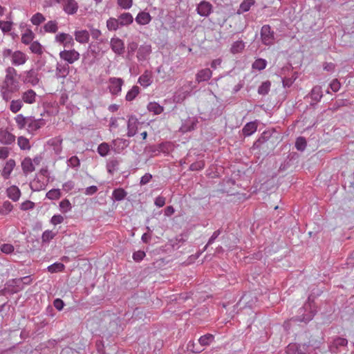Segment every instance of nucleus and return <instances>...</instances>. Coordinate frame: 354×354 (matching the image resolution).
Masks as SVG:
<instances>
[{
  "label": "nucleus",
  "mask_w": 354,
  "mask_h": 354,
  "mask_svg": "<svg viewBox=\"0 0 354 354\" xmlns=\"http://www.w3.org/2000/svg\"><path fill=\"white\" fill-rule=\"evenodd\" d=\"M278 138L274 130H266L260 137L254 142L252 149H260L269 154L277 146Z\"/></svg>",
  "instance_id": "1"
},
{
  "label": "nucleus",
  "mask_w": 354,
  "mask_h": 354,
  "mask_svg": "<svg viewBox=\"0 0 354 354\" xmlns=\"http://www.w3.org/2000/svg\"><path fill=\"white\" fill-rule=\"evenodd\" d=\"M321 341L310 339L308 343L302 345L297 344H290L286 348L287 354H306L309 353L310 348L313 350L319 349Z\"/></svg>",
  "instance_id": "2"
},
{
  "label": "nucleus",
  "mask_w": 354,
  "mask_h": 354,
  "mask_svg": "<svg viewBox=\"0 0 354 354\" xmlns=\"http://www.w3.org/2000/svg\"><path fill=\"white\" fill-rule=\"evenodd\" d=\"M17 75V71L12 66H8L6 69V76L3 82V88H9L11 91H19V82L16 79Z\"/></svg>",
  "instance_id": "3"
},
{
  "label": "nucleus",
  "mask_w": 354,
  "mask_h": 354,
  "mask_svg": "<svg viewBox=\"0 0 354 354\" xmlns=\"http://www.w3.org/2000/svg\"><path fill=\"white\" fill-rule=\"evenodd\" d=\"M313 301L310 295L308 298V301L304 304V307L299 309V315L292 317V319L296 322H303L305 323L309 322L312 320L315 315V311L313 310L311 302Z\"/></svg>",
  "instance_id": "4"
},
{
  "label": "nucleus",
  "mask_w": 354,
  "mask_h": 354,
  "mask_svg": "<svg viewBox=\"0 0 354 354\" xmlns=\"http://www.w3.org/2000/svg\"><path fill=\"white\" fill-rule=\"evenodd\" d=\"M260 37L262 44L270 46L275 43L277 37L275 32L268 24L263 25L260 30Z\"/></svg>",
  "instance_id": "5"
},
{
  "label": "nucleus",
  "mask_w": 354,
  "mask_h": 354,
  "mask_svg": "<svg viewBox=\"0 0 354 354\" xmlns=\"http://www.w3.org/2000/svg\"><path fill=\"white\" fill-rule=\"evenodd\" d=\"M109 82L110 84L109 86L110 93L113 95H118L122 91V86L124 84L123 80L120 77H110Z\"/></svg>",
  "instance_id": "6"
},
{
  "label": "nucleus",
  "mask_w": 354,
  "mask_h": 354,
  "mask_svg": "<svg viewBox=\"0 0 354 354\" xmlns=\"http://www.w3.org/2000/svg\"><path fill=\"white\" fill-rule=\"evenodd\" d=\"M196 10L200 16L207 17L213 11V6L209 1L203 0L196 6Z\"/></svg>",
  "instance_id": "7"
},
{
  "label": "nucleus",
  "mask_w": 354,
  "mask_h": 354,
  "mask_svg": "<svg viewBox=\"0 0 354 354\" xmlns=\"http://www.w3.org/2000/svg\"><path fill=\"white\" fill-rule=\"evenodd\" d=\"M21 80L26 84H30L32 86H35L39 81L38 73L35 69L25 71L22 75Z\"/></svg>",
  "instance_id": "8"
},
{
  "label": "nucleus",
  "mask_w": 354,
  "mask_h": 354,
  "mask_svg": "<svg viewBox=\"0 0 354 354\" xmlns=\"http://www.w3.org/2000/svg\"><path fill=\"white\" fill-rule=\"evenodd\" d=\"M62 59L67 62L68 64H73L80 59V53L75 50H64L59 53Z\"/></svg>",
  "instance_id": "9"
},
{
  "label": "nucleus",
  "mask_w": 354,
  "mask_h": 354,
  "mask_svg": "<svg viewBox=\"0 0 354 354\" xmlns=\"http://www.w3.org/2000/svg\"><path fill=\"white\" fill-rule=\"evenodd\" d=\"M111 50L117 55H121L124 53V43L118 37H113L110 41Z\"/></svg>",
  "instance_id": "10"
},
{
  "label": "nucleus",
  "mask_w": 354,
  "mask_h": 354,
  "mask_svg": "<svg viewBox=\"0 0 354 354\" xmlns=\"http://www.w3.org/2000/svg\"><path fill=\"white\" fill-rule=\"evenodd\" d=\"M129 145V141L123 138H117L112 141L111 150L115 153H120L127 147Z\"/></svg>",
  "instance_id": "11"
},
{
  "label": "nucleus",
  "mask_w": 354,
  "mask_h": 354,
  "mask_svg": "<svg viewBox=\"0 0 354 354\" xmlns=\"http://www.w3.org/2000/svg\"><path fill=\"white\" fill-rule=\"evenodd\" d=\"M62 138L61 136H56L47 141V145L50 147L56 155H59L62 151Z\"/></svg>",
  "instance_id": "12"
},
{
  "label": "nucleus",
  "mask_w": 354,
  "mask_h": 354,
  "mask_svg": "<svg viewBox=\"0 0 354 354\" xmlns=\"http://www.w3.org/2000/svg\"><path fill=\"white\" fill-rule=\"evenodd\" d=\"M138 118L136 115H131L129 117L127 122V136L129 138L134 136L136 134L138 129Z\"/></svg>",
  "instance_id": "13"
},
{
  "label": "nucleus",
  "mask_w": 354,
  "mask_h": 354,
  "mask_svg": "<svg viewBox=\"0 0 354 354\" xmlns=\"http://www.w3.org/2000/svg\"><path fill=\"white\" fill-rule=\"evenodd\" d=\"M151 53V46L150 44L141 45L137 52V58L138 61H145Z\"/></svg>",
  "instance_id": "14"
},
{
  "label": "nucleus",
  "mask_w": 354,
  "mask_h": 354,
  "mask_svg": "<svg viewBox=\"0 0 354 354\" xmlns=\"http://www.w3.org/2000/svg\"><path fill=\"white\" fill-rule=\"evenodd\" d=\"M78 4L75 0H66L63 3V10L68 15H74L78 10Z\"/></svg>",
  "instance_id": "15"
},
{
  "label": "nucleus",
  "mask_w": 354,
  "mask_h": 354,
  "mask_svg": "<svg viewBox=\"0 0 354 354\" xmlns=\"http://www.w3.org/2000/svg\"><path fill=\"white\" fill-rule=\"evenodd\" d=\"M21 280V279L20 277L10 279L7 282V285L9 288H10V291L12 293H17L24 288L22 284V281Z\"/></svg>",
  "instance_id": "16"
},
{
  "label": "nucleus",
  "mask_w": 354,
  "mask_h": 354,
  "mask_svg": "<svg viewBox=\"0 0 354 354\" xmlns=\"http://www.w3.org/2000/svg\"><path fill=\"white\" fill-rule=\"evenodd\" d=\"M348 344V340L345 338L337 337L333 342L329 345L328 348L331 353H337V349L340 346H346Z\"/></svg>",
  "instance_id": "17"
},
{
  "label": "nucleus",
  "mask_w": 354,
  "mask_h": 354,
  "mask_svg": "<svg viewBox=\"0 0 354 354\" xmlns=\"http://www.w3.org/2000/svg\"><path fill=\"white\" fill-rule=\"evenodd\" d=\"M99 53H100V48H99L98 45L97 44L91 43L88 47L86 54H84L83 55L84 59H86L87 57L91 53V55L93 56V59L89 61V64H92L95 62V59L97 57Z\"/></svg>",
  "instance_id": "18"
},
{
  "label": "nucleus",
  "mask_w": 354,
  "mask_h": 354,
  "mask_svg": "<svg viewBox=\"0 0 354 354\" xmlns=\"http://www.w3.org/2000/svg\"><path fill=\"white\" fill-rule=\"evenodd\" d=\"M74 35L75 40L80 44H86L89 41L90 34L86 30H75Z\"/></svg>",
  "instance_id": "19"
},
{
  "label": "nucleus",
  "mask_w": 354,
  "mask_h": 354,
  "mask_svg": "<svg viewBox=\"0 0 354 354\" xmlns=\"http://www.w3.org/2000/svg\"><path fill=\"white\" fill-rule=\"evenodd\" d=\"M44 124L43 119L35 120L34 118L30 117L27 124V129L30 132H33L40 129Z\"/></svg>",
  "instance_id": "20"
},
{
  "label": "nucleus",
  "mask_w": 354,
  "mask_h": 354,
  "mask_svg": "<svg viewBox=\"0 0 354 354\" xmlns=\"http://www.w3.org/2000/svg\"><path fill=\"white\" fill-rule=\"evenodd\" d=\"M27 57L25 53L20 50H16L13 53L12 57V64L14 65H22L26 63Z\"/></svg>",
  "instance_id": "21"
},
{
  "label": "nucleus",
  "mask_w": 354,
  "mask_h": 354,
  "mask_svg": "<svg viewBox=\"0 0 354 354\" xmlns=\"http://www.w3.org/2000/svg\"><path fill=\"white\" fill-rule=\"evenodd\" d=\"M15 160L13 159H10L6 162L1 174L2 176L5 179H8L10 178V174L15 168Z\"/></svg>",
  "instance_id": "22"
},
{
  "label": "nucleus",
  "mask_w": 354,
  "mask_h": 354,
  "mask_svg": "<svg viewBox=\"0 0 354 354\" xmlns=\"http://www.w3.org/2000/svg\"><path fill=\"white\" fill-rule=\"evenodd\" d=\"M7 196L13 201H17L21 196V191L18 187L12 185L6 189Z\"/></svg>",
  "instance_id": "23"
},
{
  "label": "nucleus",
  "mask_w": 354,
  "mask_h": 354,
  "mask_svg": "<svg viewBox=\"0 0 354 354\" xmlns=\"http://www.w3.org/2000/svg\"><path fill=\"white\" fill-rule=\"evenodd\" d=\"M212 75V72L209 68H204L199 71L196 75V80L198 82L209 80Z\"/></svg>",
  "instance_id": "24"
},
{
  "label": "nucleus",
  "mask_w": 354,
  "mask_h": 354,
  "mask_svg": "<svg viewBox=\"0 0 354 354\" xmlns=\"http://www.w3.org/2000/svg\"><path fill=\"white\" fill-rule=\"evenodd\" d=\"M36 93L32 89L24 92L21 95V100L27 104H33L36 99Z\"/></svg>",
  "instance_id": "25"
},
{
  "label": "nucleus",
  "mask_w": 354,
  "mask_h": 354,
  "mask_svg": "<svg viewBox=\"0 0 354 354\" xmlns=\"http://www.w3.org/2000/svg\"><path fill=\"white\" fill-rule=\"evenodd\" d=\"M151 20V17L149 12H140L136 17V21L140 25H147Z\"/></svg>",
  "instance_id": "26"
},
{
  "label": "nucleus",
  "mask_w": 354,
  "mask_h": 354,
  "mask_svg": "<svg viewBox=\"0 0 354 354\" xmlns=\"http://www.w3.org/2000/svg\"><path fill=\"white\" fill-rule=\"evenodd\" d=\"M21 168L24 174H28L35 170L32 160L30 158H25L21 162Z\"/></svg>",
  "instance_id": "27"
},
{
  "label": "nucleus",
  "mask_w": 354,
  "mask_h": 354,
  "mask_svg": "<svg viewBox=\"0 0 354 354\" xmlns=\"http://www.w3.org/2000/svg\"><path fill=\"white\" fill-rule=\"evenodd\" d=\"M257 129V124L256 122H249L245 124L242 129V133L245 136H250L253 134Z\"/></svg>",
  "instance_id": "28"
},
{
  "label": "nucleus",
  "mask_w": 354,
  "mask_h": 354,
  "mask_svg": "<svg viewBox=\"0 0 354 354\" xmlns=\"http://www.w3.org/2000/svg\"><path fill=\"white\" fill-rule=\"evenodd\" d=\"M197 122L198 121L195 118L186 120L180 127L181 131L185 133L193 131L195 129Z\"/></svg>",
  "instance_id": "29"
},
{
  "label": "nucleus",
  "mask_w": 354,
  "mask_h": 354,
  "mask_svg": "<svg viewBox=\"0 0 354 354\" xmlns=\"http://www.w3.org/2000/svg\"><path fill=\"white\" fill-rule=\"evenodd\" d=\"M127 196V192L121 187L116 188L113 191L112 199L113 201H121Z\"/></svg>",
  "instance_id": "30"
},
{
  "label": "nucleus",
  "mask_w": 354,
  "mask_h": 354,
  "mask_svg": "<svg viewBox=\"0 0 354 354\" xmlns=\"http://www.w3.org/2000/svg\"><path fill=\"white\" fill-rule=\"evenodd\" d=\"M35 35L30 28H27L24 33L21 35V42L24 44H30L35 39Z\"/></svg>",
  "instance_id": "31"
},
{
  "label": "nucleus",
  "mask_w": 354,
  "mask_h": 354,
  "mask_svg": "<svg viewBox=\"0 0 354 354\" xmlns=\"http://www.w3.org/2000/svg\"><path fill=\"white\" fill-rule=\"evenodd\" d=\"M118 20L120 21V26H124L132 24L133 21V18L131 13L124 12L118 17Z\"/></svg>",
  "instance_id": "32"
},
{
  "label": "nucleus",
  "mask_w": 354,
  "mask_h": 354,
  "mask_svg": "<svg viewBox=\"0 0 354 354\" xmlns=\"http://www.w3.org/2000/svg\"><path fill=\"white\" fill-rule=\"evenodd\" d=\"M69 73V66L68 64H62L57 63L56 66V75L58 77H65Z\"/></svg>",
  "instance_id": "33"
},
{
  "label": "nucleus",
  "mask_w": 354,
  "mask_h": 354,
  "mask_svg": "<svg viewBox=\"0 0 354 354\" xmlns=\"http://www.w3.org/2000/svg\"><path fill=\"white\" fill-rule=\"evenodd\" d=\"M15 141V136L8 131L3 132L0 136V142L3 145H11Z\"/></svg>",
  "instance_id": "34"
},
{
  "label": "nucleus",
  "mask_w": 354,
  "mask_h": 354,
  "mask_svg": "<svg viewBox=\"0 0 354 354\" xmlns=\"http://www.w3.org/2000/svg\"><path fill=\"white\" fill-rule=\"evenodd\" d=\"M138 83L144 87H147L152 83L151 75L148 71H146L140 76L138 78Z\"/></svg>",
  "instance_id": "35"
},
{
  "label": "nucleus",
  "mask_w": 354,
  "mask_h": 354,
  "mask_svg": "<svg viewBox=\"0 0 354 354\" xmlns=\"http://www.w3.org/2000/svg\"><path fill=\"white\" fill-rule=\"evenodd\" d=\"M254 3V0H243L240 4L237 13L242 14L243 12L249 11L251 6H253Z\"/></svg>",
  "instance_id": "36"
},
{
  "label": "nucleus",
  "mask_w": 354,
  "mask_h": 354,
  "mask_svg": "<svg viewBox=\"0 0 354 354\" xmlns=\"http://www.w3.org/2000/svg\"><path fill=\"white\" fill-rule=\"evenodd\" d=\"M30 189L33 192H38L40 190L45 189L46 184L41 182L37 176L35 178L33 181L30 183Z\"/></svg>",
  "instance_id": "37"
},
{
  "label": "nucleus",
  "mask_w": 354,
  "mask_h": 354,
  "mask_svg": "<svg viewBox=\"0 0 354 354\" xmlns=\"http://www.w3.org/2000/svg\"><path fill=\"white\" fill-rule=\"evenodd\" d=\"M111 149V146L107 142H102L98 145L97 151L100 156L105 157L109 154Z\"/></svg>",
  "instance_id": "38"
},
{
  "label": "nucleus",
  "mask_w": 354,
  "mask_h": 354,
  "mask_svg": "<svg viewBox=\"0 0 354 354\" xmlns=\"http://www.w3.org/2000/svg\"><path fill=\"white\" fill-rule=\"evenodd\" d=\"M120 162L117 159H111L106 163L108 172L113 175L118 169Z\"/></svg>",
  "instance_id": "39"
},
{
  "label": "nucleus",
  "mask_w": 354,
  "mask_h": 354,
  "mask_svg": "<svg viewBox=\"0 0 354 354\" xmlns=\"http://www.w3.org/2000/svg\"><path fill=\"white\" fill-rule=\"evenodd\" d=\"M30 117H24L22 114L17 115L15 120L19 129H24L28 122Z\"/></svg>",
  "instance_id": "40"
},
{
  "label": "nucleus",
  "mask_w": 354,
  "mask_h": 354,
  "mask_svg": "<svg viewBox=\"0 0 354 354\" xmlns=\"http://www.w3.org/2000/svg\"><path fill=\"white\" fill-rule=\"evenodd\" d=\"M147 109L156 115L160 114L164 111L163 106L155 102H149L147 105Z\"/></svg>",
  "instance_id": "41"
},
{
  "label": "nucleus",
  "mask_w": 354,
  "mask_h": 354,
  "mask_svg": "<svg viewBox=\"0 0 354 354\" xmlns=\"http://www.w3.org/2000/svg\"><path fill=\"white\" fill-rule=\"evenodd\" d=\"M43 28L46 32L55 33L58 30L57 22L56 21H49Z\"/></svg>",
  "instance_id": "42"
},
{
  "label": "nucleus",
  "mask_w": 354,
  "mask_h": 354,
  "mask_svg": "<svg viewBox=\"0 0 354 354\" xmlns=\"http://www.w3.org/2000/svg\"><path fill=\"white\" fill-rule=\"evenodd\" d=\"M299 157V155L295 153H291L288 155V158L286 160V161L281 165L280 169L281 170H286L288 167L290 166L292 164V161L297 159Z\"/></svg>",
  "instance_id": "43"
},
{
  "label": "nucleus",
  "mask_w": 354,
  "mask_h": 354,
  "mask_svg": "<svg viewBox=\"0 0 354 354\" xmlns=\"http://www.w3.org/2000/svg\"><path fill=\"white\" fill-rule=\"evenodd\" d=\"M245 48V43L242 40H238L234 41L230 48L231 53L233 54L239 53L241 52Z\"/></svg>",
  "instance_id": "44"
},
{
  "label": "nucleus",
  "mask_w": 354,
  "mask_h": 354,
  "mask_svg": "<svg viewBox=\"0 0 354 354\" xmlns=\"http://www.w3.org/2000/svg\"><path fill=\"white\" fill-rule=\"evenodd\" d=\"M140 93V88L138 86H133L130 89L125 97L127 101L131 102Z\"/></svg>",
  "instance_id": "45"
},
{
  "label": "nucleus",
  "mask_w": 354,
  "mask_h": 354,
  "mask_svg": "<svg viewBox=\"0 0 354 354\" xmlns=\"http://www.w3.org/2000/svg\"><path fill=\"white\" fill-rule=\"evenodd\" d=\"M65 266L62 263L56 262L48 266L47 270L50 273H56L62 272Z\"/></svg>",
  "instance_id": "46"
},
{
  "label": "nucleus",
  "mask_w": 354,
  "mask_h": 354,
  "mask_svg": "<svg viewBox=\"0 0 354 354\" xmlns=\"http://www.w3.org/2000/svg\"><path fill=\"white\" fill-rule=\"evenodd\" d=\"M120 26L118 19L111 17L106 21V27L109 30H116Z\"/></svg>",
  "instance_id": "47"
},
{
  "label": "nucleus",
  "mask_w": 354,
  "mask_h": 354,
  "mask_svg": "<svg viewBox=\"0 0 354 354\" xmlns=\"http://www.w3.org/2000/svg\"><path fill=\"white\" fill-rule=\"evenodd\" d=\"M267 66V61L265 59L258 58L252 64V67L253 69L262 71L266 68Z\"/></svg>",
  "instance_id": "48"
},
{
  "label": "nucleus",
  "mask_w": 354,
  "mask_h": 354,
  "mask_svg": "<svg viewBox=\"0 0 354 354\" xmlns=\"http://www.w3.org/2000/svg\"><path fill=\"white\" fill-rule=\"evenodd\" d=\"M270 81L263 82L258 88V93L261 95H267L270 91Z\"/></svg>",
  "instance_id": "49"
},
{
  "label": "nucleus",
  "mask_w": 354,
  "mask_h": 354,
  "mask_svg": "<svg viewBox=\"0 0 354 354\" xmlns=\"http://www.w3.org/2000/svg\"><path fill=\"white\" fill-rule=\"evenodd\" d=\"M22 102L23 101L21 100H12L10 105V110L14 113L19 111L23 106Z\"/></svg>",
  "instance_id": "50"
},
{
  "label": "nucleus",
  "mask_w": 354,
  "mask_h": 354,
  "mask_svg": "<svg viewBox=\"0 0 354 354\" xmlns=\"http://www.w3.org/2000/svg\"><path fill=\"white\" fill-rule=\"evenodd\" d=\"M12 208L13 205L10 201H4L3 205L0 207V214L7 215L12 210Z\"/></svg>",
  "instance_id": "51"
},
{
  "label": "nucleus",
  "mask_w": 354,
  "mask_h": 354,
  "mask_svg": "<svg viewBox=\"0 0 354 354\" xmlns=\"http://www.w3.org/2000/svg\"><path fill=\"white\" fill-rule=\"evenodd\" d=\"M46 20L45 17L40 12L33 15L30 19V21L33 25L39 26Z\"/></svg>",
  "instance_id": "52"
},
{
  "label": "nucleus",
  "mask_w": 354,
  "mask_h": 354,
  "mask_svg": "<svg viewBox=\"0 0 354 354\" xmlns=\"http://www.w3.org/2000/svg\"><path fill=\"white\" fill-rule=\"evenodd\" d=\"M311 98L315 101H319L322 97V91L320 86H315L311 91Z\"/></svg>",
  "instance_id": "53"
},
{
  "label": "nucleus",
  "mask_w": 354,
  "mask_h": 354,
  "mask_svg": "<svg viewBox=\"0 0 354 354\" xmlns=\"http://www.w3.org/2000/svg\"><path fill=\"white\" fill-rule=\"evenodd\" d=\"M30 50L32 53L41 55L43 53L42 46L37 41H32L30 46Z\"/></svg>",
  "instance_id": "54"
},
{
  "label": "nucleus",
  "mask_w": 354,
  "mask_h": 354,
  "mask_svg": "<svg viewBox=\"0 0 354 354\" xmlns=\"http://www.w3.org/2000/svg\"><path fill=\"white\" fill-rule=\"evenodd\" d=\"M214 339V337L212 335L207 333L201 336L199 338L198 342L201 346H205L209 345L210 343L213 342Z\"/></svg>",
  "instance_id": "55"
},
{
  "label": "nucleus",
  "mask_w": 354,
  "mask_h": 354,
  "mask_svg": "<svg viewBox=\"0 0 354 354\" xmlns=\"http://www.w3.org/2000/svg\"><path fill=\"white\" fill-rule=\"evenodd\" d=\"M17 144L21 149L26 150L30 149V145L29 140L24 136H19L17 140Z\"/></svg>",
  "instance_id": "56"
},
{
  "label": "nucleus",
  "mask_w": 354,
  "mask_h": 354,
  "mask_svg": "<svg viewBox=\"0 0 354 354\" xmlns=\"http://www.w3.org/2000/svg\"><path fill=\"white\" fill-rule=\"evenodd\" d=\"M307 145L306 140L304 137H299L295 142V147L298 151H303Z\"/></svg>",
  "instance_id": "57"
},
{
  "label": "nucleus",
  "mask_w": 354,
  "mask_h": 354,
  "mask_svg": "<svg viewBox=\"0 0 354 354\" xmlns=\"http://www.w3.org/2000/svg\"><path fill=\"white\" fill-rule=\"evenodd\" d=\"M145 152L147 153H150L151 156L157 155L160 153L159 146L154 145H149L145 147Z\"/></svg>",
  "instance_id": "58"
},
{
  "label": "nucleus",
  "mask_w": 354,
  "mask_h": 354,
  "mask_svg": "<svg viewBox=\"0 0 354 354\" xmlns=\"http://www.w3.org/2000/svg\"><path fill=\"white\" fill-rule=\"evenodd\" d=\"M72 208L70 201L65 198L59 203V209L62 213H66L71 211Z\"/></svg>",
  "instance_id": "59"
},
{
  "label": "nucleus",
  "mask_w": 354,
  "mask_h": 354,
  "mask_svg": "<svg viewBox=\"0 0 354 354\" xmlns=\"http://www.w3.org/2000/svg\"><path fill=\"white\" fill-rule=\"evenodd\" d=\"M46 198L50 200H56L60 198L61 192L59 189H52L46 193Z\"/></svg>",
  "instance_id": "60"
},
{
  "label": "nucleus",
  "mask_w": 354,
  "mask_h": 354,
  "mask_svg": "<svg viewBox=\"0 0 354 354\" xmlns=\"http://www.w3.org/2000/svg\"><path fill=\"white\" fill-rule=\"evenodd\" d=\"M56 234L53 232L51 230H46L43 232L41 236V240L43 243L50 242L55 236Z\"/></svg>",
  "instance_id": "61"
},
{
  "label": "nucleus",
  "mask_w": 354,
  "mask_h": 354,
  "mask_svg": "<svg viewBox=\"0 0 354 354\" xmlns=\"http://www.w3.org/2000/svg\"><path fill=\"white\" fill-rule=\"evenodd\" d=\"M160 152H162L164 153H169V151L172 149L173 145L170 142H162L158 145Z\"/></svg>",
  "instance_id": "62"
},
{
  "label": "nucleus",
  "mask_w": 354,
  "mask_h": 354,
  "mask_svg": "<svg viewBox=\"0 0 354 354\" xmlns=\"http://www.w3.org/2000/svg\"><path fill=\"white\" fill-rule=\"evenodd\" d=\"M12 24L10 21H0V29L4 33L8 32L12 30Z\"/></svg>",
  "instance_id": "63"
},
{
  "label": "nucleus",
  "mask_w": 354,
  "mask_h": 354,
  "mask_svg": "<svg viewBox=\"0 0 354 354\" xmlns=\"http://www.w3.org/2000/svg\"><path fill=\"white\" fill-rule=\"evenodd\" d=\"M205 167V162L204 160H199L195 162H193L189 166L190 171H200Z\"/></svg>",
  "instance_id": "64"
}]
</instances>
